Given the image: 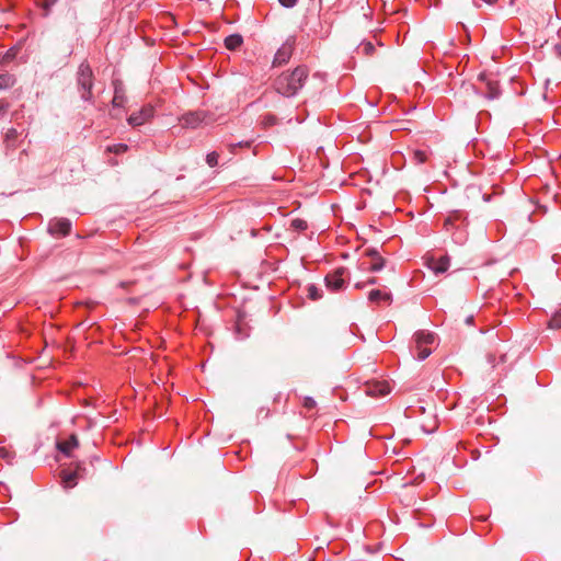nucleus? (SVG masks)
Wrapping results in <instances>:
<instances>
[{"instance_id": "f257e3e1", "label": "nucleus", "mask_w": 561, "mask_h": 561, "mask_svg": "<svg viewBox=\"0 0 561 561\" xmlns=\"http://www.w3.org/2000/svg\"><path fill=\"white\" fill-rule=\"evenodd\" d=\"M309 77V69L306 66H297L291 71H284L273 81L274 90L285 96H295L305 85Z\"/></svg>"}, {"instance_id": "f03ea898", "label": "nucleus", "mask_w": 561, "mask_h": 561, "mask_svg": "<svg viewBox=\"0 0 561 561\" xmlns=\"http://www.w3.org/2000/svg\"><path fill=\"white\" fill-rule=\"evenodd\" d=\"M469 219L465 210H450L443 222V229L456 244H465L468 240Z\"/></svg>"}, {"instance_id": "7ed1b4c3", "label": "nucleus", "mask_w": 561, "mask_h": 561, "mask_svg": "<svg viewBox=\"0 0 561 561\" xmlns=\"http://www.w3.org/2000/svg\"><path fill=\"white\" fill-rule=\"evenodd\" d=\"M77 84L82 100L93 103L94 75L88 61L81 62L78 68Z\"/></svg>"}, {"instance_id": "20e7f679", "label": "nucleus", "mask_w": 561, "mask_h": 561, "mask_svg": "<svg viewBox=\"0 0 561 561\" xmlns=\"http://www.w3.org/2000/svg\"><path fill=\"white\" fill-rule=\"evenodd\" d=\"M435 342V335L426 331H417L414 334L416 357L420 360L427 358L432 353V345Z\"/></svg>"}, {"instance_id": "39448f33", "label": "nucleus", "mask_w": 561, "mask_h": 561, "mask_svg": "<svg viewBox=\"0 0 561 561\" xmlns=\"http://www.w3.org/2000/svg\"><path fill=\"white\" fill-rule=\"evenodd\" d=\"M347 274V268L341 266V267H337L335 270H333L332 272H330L329 274H327V276L324 277V283H325V286L329 290H331L332 293H337L342 289L345 288L346 286V276Z\"/></svg>"}, {"instance_id": "423d86ee", "label": "nucleus", "mask_w": 561, "mask_h": 561, "mask_svg": "<svg viewBox=\"0 0 561 561\" xmlns=\"http://www.w3.org/2000/svg\"><path fill=\"white\" fill-rule=\"evenodd\" d=\"M81 462L70 465L68 468L61 469L59 477L65 489H71L77 485L80 479H84V474L80 473Z\"/></svg>"}, {"instance_id": "0eeeda50", "label": "nucleus", "mask_w": 561, "mask_h": 561, "mask_svg": "<svg viewBox=\"0 0 561 561\" xmlns=\"http://www.w3.org/2000/svg\"><path fill=\"white\" fill-rule=\"evenodd\" d=\"M154 106L148 103L141 106L139 111L131 113L127 118V122L133 127L142 126L154 117Z\"/></svg>"}, {"instance_id": "6e6552de", "label": "nucleus", "mask_w": 561, "mask_h": 561, "mask_svg": "<svg viewBox=\"0 0 561 561\" xmlns=\"http://www.w3.org/2000/svg\"><path fill=\"white\" fill-rule=\"evenodd\" d=\"M294 49L295 39L290 37L277 49L273 59V66L279 67L287 64L293 56Z\"/></svg>"}, {"instance_id": "1a4fd4ad", "label": "nucleus", "mask_w": 561, "mask_h": 561, "mask_svg": "<svg viewBox=\"0 0 561 561\" xmlns=\"http://www.w3.org/2000/svg\"><path fill=\"white\" fill-rule=\"evenodd\" d=\"M48 232L53 237H67L71 232V222L67 218H54L48 222Z\"/></svg>"}, {"instance_id": "9d476101", "label": "nucleus", "mask_w": 561, "mask_h": 561, "mask_svg": "<svg viewBox=\"0 0 561 561\" xmlns=\"http://www.w3.org/2000/svg\"><path fill=\"white\" fill-rule=\"evenodd\" d=\"M479 80L485 83V92L484 95L489 100L497 99L501 95V89L499 81L488 73H480Z\"/></svg>"}, {"instance_id": "9b49d317", "label": "nucleus", "mask_w": 561, "mask_h": 561, "mask_svg": "<svg viewBox=\"0 0 561 561\" xmlns=\"http://www.w3.org/2000/svg\"><path fill=\"white\" fill-rule=\"evenodd\" d=\"M205 118L206 113L204 111H195L183 114L179 121L185 128H197L205 122Z\"/></svg>"}, {"instance_id": "f8f14e48", "label": "nucleus", "mask_w": 561, "mask_h": 561, "mask_svg": "<svg viewBox=\"0 0 561 561\" xmlns=\"http://www.w3.org/2000/svg\"><path fill=\"white\" fill-rule=\"evenodd\" d=\"M450 265V257L448 255H443L439 257H435L433 255L426 256V266L433 271L435 274L445 273Z\"/></svg>"}, {"instance_id": "ddd939ff", "label": "nucleus", "mask_w": 561, "mask_h": 561, "mask_svg": "<svg viewBox=\"0 0 561 561\" xmlns=\"http://www.w3.org/2000/svg\"><path fill=\"white\" fill-rule=\"evenodd\" d=\"M367 298L370 304L376 306H390L392 304V295L388 290L371 289Z\"/></svg>"}, {"instance_id": "4468645a", "label": "nucleus", "mask_w": 561, "mask_h": 561, "mask_svg": "<svg viewBox=\"0 0 561 561\" xmlns=\"http://www.w3.org/2000/svg\"><path fill=\"white\" fill-rule=\"evenodd\" d=\"M112 84L114 89V95L112 100L113 107H124L127 102V98L125 95V88L122 80L114 79Z\"/></svg>"}, {"instance_id": "2eb2a0df", "label": "nucleus", "mask_w": 561, "mask_h": 561, "mask_svg": "<svg viewBox=\"0 0 561 561\" xmlns=\"http://www.w3.org/2000/svg\"><path fill=\"white\" fill-rule=\"evenodd\" d=\"M365 392L370 397H383L390 392V386L387 381L369 382L365 387Z\"/></svg>"}, {"instance_id": "dca6fc26", "label": "nucleus", "mask_w": 561, "mask_h": 561, "mask_svg": "<svg viewBox=\"0 0 561 561\" xmlns=\"http://www.w3.org/2000/svg\"><path fill=\"white\" fill-rule=\"evenodd\" d=\"M365 255L370 257V260H371L368 271L378 272L385 266L386 261L376 249H374V248L366 249Z\"/></svg>"}, {"instance_id": "f3484780", "label": "nucleus", "mask_w": 561, "mask_h": 561, "mask_svg": "<svg viewBox=\"0 0 561 561\" xmlns=\"http://www.w3.org/2000/svg\"><path fill=\"white\" fill-rule=\"evenodd\" d=\"M79 447V440L76 434H71L67 439L57 443V448L66 456H71L73 449Z\"/></svg>"}, {"instance_id": "a211bd4d", "label": "nucleus", "mask_w": 561, "mask_h": 561, "mask_svg": "<svg viewBox=\"0 0 561 561\" xmlns=\"http://www.w3.org/2000/svg\"><path fill=\"white\" fill-rule=\"evenodd\" d=\"M234 333L237 339L243 340L250 335V327L243 316L238 314L234 323Z\"/></svg>"}, {"instance_id": "6ab92c4d", "label": "nucleus", "mask_w": 561, "mask_h": 561, "mask_svg": "<svg viewBox=\"0 0 561 561\" xmlns=\"http://www.w3.org/2000/svg\"><path fill=\"white\" fill-rule=\"evenodd\" d=\"M225 47L228 50H237L243 44V38L240 34H231L225 38Z\"/></svg>"}, {"instance_id": "aec40b11", "label": "nucleus", "mask_w": 561, "mask_h": 561, "mask_svg": "<svg viewBox=\"0 0 561 561\" xmlns=\"http://www.w3.org/2000/svg\"><path fill=\"white\" fill-rule=\"evenodd\" d=\"M19 133L15 128H9L4 135V144L8 149L14 150L18 147Z\"/></svg>"}, {"instance_id": "412c9836", "label": "nucleus", "mask_w": 561, "mask_h": 561, "mask_svg": "<svg viewBox=\"0 0 561 561\" xmlns=\"http://www.w3.org/2000/svg\"><path fill=\"white\" fill-rule=\"evenodd\" d=\"M431 151L428 149H415L412 151V161L415 164H423L428 161Z\"/></svg>"}, {"instance_id": "4be33fe9", "label": "nucleus", "mask_w": 561, "mask_h": 561, "mask_svg": "<svg viewBox=\"0 0 561 561\" xmlns=\"http://www.w3.org/2000/svg\"><path fill=\"white\" fill-rule=\"evenodd\" d=\"M376 47L375 45L369 41H363L356 48V53L358 55H363L366 57H370L375 54Z\"/></svg>"}, {"instance_id": "5701e85b", "label": "nucleus", "mask_w": 561, "mask_h": 561, "mask_svg": "<svg viewBox=\"0 0 561 561\" xmlns=\"http://www.w3.org/2000/svg\"><path fill=\"white\" fill-rule=\"evenodd\" d=\"M16 82L14 75L9 72L0 73V90H5L13 87Z\"/></svg>"}, {"instance_id": "b1692460", "label": "nucleus", "mask_w": 561, "mask_h": 561, "mask_svg": "<svg viewBox=\"0 0 561 561\" xmlns=\"http://www.w3.org/2000/svg\"><path fill=\"white\" fill-rule=\"evenodd\" d=\"M306 291H307V296L310 300L314 301L322 297L321 290L314 284H309L306 287Z\"/></svg>"}, {"instance_id": "393cba45", "label": "nucleus", "mask_w": 561, "mask_h": 561, "mask_svg": "<svg viewBox=\"0 0 561 561\" xmlns=\"http://www.w3.org/2000/svg\"><path fill=\"white\" fill-rule=\"evenodd\" d=\"M57 2V0H35L37 7L43 9V15L47 16L50 8Z\"/></svg>"}, {"instance_id": "a878e982", "label": "nucleus", "mask_w": 561, "mask_h": 561, "mask_svg": "<svg viewBox=\"0 0 561 561\" xmlns=\"http://www.w3.org/2000/svg\"><path fill=\"white\" fill-rule=\"evenodd\" d=\"M128 150V146L126 144H115L106 147V152L122 154Z\"/></svg>"}, {"instance_id": "bb28decb", "label": "nucleus", "mask_w": 561, "mask_h": 561, "mask_svg": "<svg viewBox=\"0 0 561 561\" xmlns=\"http://www.w3.org/2000/svg\"><path fill=\"white\" fill-rule=\"evenodd\" d=\"M290 227L296 231H305L308 228V224L304 219L296 218L291 220Z\"/></svg>"}, {"instance_id": "cd10ccee", "label": "nucleus", "mask_w": 561, "mask_h": 561, "mask_svg": "<svg viewBox=\"0 0 561 561\" xmlns=\"http://www.w3.org/2000/svg\"><path fill=\"white\" fill-rule=\"evenodd\" d=\"M548 327L550 329H561V312H556L552 314L548 322Z\"/></svg>"}, {"instance_id": "c85d7f7f", "label": "nucleus", "mask_w": 561, "mask_h": 561, "mask_svg": "<svg viewBox=\"0 0 561 561\" xmlns=\"http://www.w3.org/2000/svg\"><path fill=\"white\" fill-rule=\"evenodd\" d=\"M0 458L7 462H11L14 458V453L5 446H0Z\"/></svg>"}, {"instance_id": "c756f323", "label": "nucleus", "mask_w": 561, "mask_h": 561, "mask_svg": "<svg viewBox=\"0 0 561 561\" xmlns=\"http://www.w3.org/2000/svg\"><path fill=\"white\" fill-rule=\"evenodd\" d=\"M219 154L216 151L209 152L206 156V162L210 168L218 165Z\"/></svg>"}, {"instance_id": "7c9ffc66", "label": "nucleus", "mask_w": 561, "mask_h": 561, "mask_svg": "<svg viewBox=\"0 0 561 561\" xmlns=\"http://www.w3.org/2000/svg\"><path fill=\"white\" fill-rule=\"evenodd\" d=\"M10 103L5 99H0V118H2L9 111Z\"/></svg>"}, {"instance_id": "2f4dec72", "label": "nucleus", "mask_w": 561, "mask_h": 561, "mask_svg": "<svg viewBox=\"0 0 561 561\" xmlns=\"http://www.w3.org/2000/svg\"><path fill=\"white\" fill-rule=\"evenodd\" d=\"M276 121L277 118L274 115L268 114L263 117L262 123L264 124V126H273L276 124Z\"/></svg>"}, {"instance_id": "473e14b6", "label": "nucleus", "mask_w": 561, "mask_h": 561, "mask_svg": "<svg viewBox=\"0 0 561 561\" xmlns=\"http://www.w3.org/2000/svg\"><path fill=\"white\" fill-rule=\"evenodd\" d=\"M304 407L308 410H311V409H314L316 408V401L310 398V397H306L304 399Z\"/></svg>"}, {"instance_id": "72a5a7b5", "label": "nucleus", "mask_w": 561, "mask_h": 561, "mask_svg": "<svg viewBox=\"0 0 561 561\" xmlns=\"http://www.w3.org/2000/svg\"><path fill=\"white\" fill-rule=\"evenodd\" d=\"M15 57V54L12 51V49L8 50L1 59L3 62H10Z\"/></svg>"}, {"instance_id": "f704fd0d", "label": "nucleus", "mask_w": 561, "mask_h": 561, "mask_svg": "<svg viewBox=\"0 0 561 561\" xmlns=\"http://www.w3.org/2000/svg\"><path fill=\"white\" fill-rule=\"evenodd\" d=\"M279 3L285 8H293L298 0H278Z\"/></svg>"}, {"instance_id": "c9c22d12", "label": "nucleus", "mask_w": 561, "mask_h": 561, "mask_svg": "<svg viewBox=\"0 0 561 561\" xmlns=\"http://www.w3.org/2000/svg\"><path fill=\"white\" fill-rule=\"evenodd\" d=\"M236 147H250V142H239V144L230 145V151L233 152Z\"/></svg>"}, {"instance_id": "e433bc0d", "label": "nucleus", "mask_w": 561, "mask_h": 561, "mask_svg": "<svg viewBox=\"0 0 561 561\" xmlns=\"http://www.w3.org/2000/svg\"><path fill=\"white\" fill-rule=\"evenodd\" d=\"M366 286L367 285H375L377 284V278L376 277H369L366 282H365Z\"/></svg>"}, {"instance_id": "4c0bfd02", "label": "nucleus", "mask_w": 561, "mask_h": 561, "mask_svg": "<svg viewBox=\"0 0 561 561\" xmlns=\"http://www.w3.org/2000/svg\"><path fill=\"white\" fill-rule=\"evenodd\" d=\"M556 54L561 57V44L554 46Z\"/></svg>"}, {"instance_id": "58836bf2", "label": "nucleus", "mask_w": 561, "mask_h": 561, "mask_svg": "<svg viewBox=\"0 0 561 561\" xmlns=\"http://www.w3.org/2000/svg\"><path fill=\"white\" fill-rule=\"evenodd\" d=\"M108 164H110V165H112V167H115V165H117V164H118V161H117L116 159H114V158H111V159L108 160Z\"/></svg>"}, {"instance_id": "ea45409f", "label": "nucleus", "mask_w": 561, "mask_h": 561, "mask_svg": "<svg viewBox=\"0 0 561 561\" xmlns=\"http://www.w3.org/2000/svg\"><path fill=\"white\" fill-rule=\"evenodd\" d=\"M365 286H366L365 282H363V283H356V284H355V287H356L357 289H363Z\"/></svg>"}, {"instance_id": "a19ab883", "label": "nucleus", "mask_w": 561, "mask_h": 561, "mask_svg": "<svg viewBox=\"0 0 561 561\" xmlns=\"http://www.w3.org/2000/svg\"><path fill=\"white\" fill-rule=\"evenodd\" d=\"M466 323L467 324H472L473 323V316H469L466 318Z\"/></svg>"}, {"instance_id": "79ce46f5", "label": "nucleus", "mask_w": 561, "mask_h": 561, "mask_svg": "<svg viewBox=\"0 0 561 561\" xmlns=\"http://www.w3.org/2000/svg\"><path fill=\"white\" fill-rule=\"evenodd\" d=\"M80 473H83L84 474V478L88 477V473H87V470L85 468L83 467V465L81 463V470H80Z\"/></svg>"}, {"instance_id": "37998d69", "label": "nucleus", "mask_w": 561, "mask_h": 561, "mask_svg": "<svg viewBox=\"0 0 561 561\" xmlns=\"http://www.w3.org/2000/svg\"><path fill=\"white\" fill-rule=\"evenodd\" d=\"M494 360H495V359H494L493 355H489V362H490L493 366L495 365V364H494Z\"/></svg>"}, {"instance_id": "c03bdc74", "label": "nucleus", "mask_w": 561, "mask_h": 561, "mask_svg": "<svg viewBox=\"0 0 561 561\" xmlns=\"http://www.w3.org/2000/svg\"><path fill=\"white\" fill-rule=\"evenodd\" d=\"M506 355H501V362H505Z\"/></svg>"}]
</instances>
